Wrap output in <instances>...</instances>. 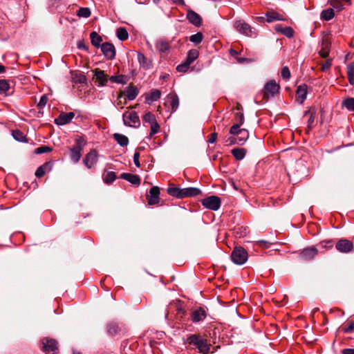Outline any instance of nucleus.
<instances>
[{
    "label": "nucleus",
    "mask_w": 354,
    "mask_h": 354,
    "mask_svg": "<svg viewBox=\"0 0 354 354\" xmlns=\"http://www.w3.org/2000/svg\"><path fill=\"white\" fill-rule=\"evenodd\" d=\"M187 342L189 344L195 346L199 353L202 354H209L211 344L201 335L196 334L191 335L187 337Z\"/></svg>",
    "instance_id": "f03ea898"
},
{
    "label": "nucleus",
    "mask_w": 354,
    "mask_h": 354,
    "mask_svg": "<svg viewBox=\"0 0 354 354\" xmlns=\"http://www.w3.org/2000/svg\"><path fill=\"white\" fill-rule=\"evenodd\" d=\"M125 95L129 100H133L138 95V90L135 86H129L125 91Z\"/></svg>",
    "instance_id": "393cba45"
},
{
    "label": "nucleus",
    "mask_w": 354,
    "mask_h": 354,
    "mask_svg": "<svg viewBox=\"0 0 354 354\" xmlns=\"http://www.w3.org/2000/svg\"><path fill=\"white\" fill-rule=\"evenodd\" d=\"M329 47H330L329 41L326 39H324L322 43V48L319 52V55L322 57L326 58L328 57V53H329Z\"/></svg>",
    "instance_id": "bb28decb"
},
{
    "label": "nucleus",
    "mask_w": 354,
    "mask_h": 354,
    "mask_svg": "<svg viewBox=\"0 0 354 354\" xmlns=\"http://www.w3.org/2000/svg\"><path fill=\"white\" fill-rule=\"evenodd\" d=\"M234 28L240 33L248 37H255L257 35L255 28L251 27L243 20H236L234 22Z\"/></svg>",
    "instance_id": "7ed1b4c3"
},
{
    "label": "nucleus",
    "mask_w": 354,
    "mask_h": 354,
    "mask_svg": "<svg viewBox=\"0 0 354 354\" xmlns=\"http://www.w3.org/2000/svg\"><path fill=\"white\" fill-rule=\"evenodd\" d=\"M317 254V250L315 248H308L304 249L300 253V258L304 261H308L313 259Z\"/></svg>",
    "instance_id": "2eb2a0df"
},
{
    "label": "nucleus",
    "mask_w": 354,
    "mask_h": 354,
    "mask_svg": "<svg viewBox=\"0 0 354 354\" xmlns=\"http://www.w3.org/2000/svg\"><path fill=\"white\" fill-rule=\"evenodd\" d=\"M190 64V63L185 60L183 63L179 64L176 67V70L178 72L185 73L189 69Z\"/></svg>",
    "instance_id": "a18cd8bd"
},
{
    "label": "nucleus",
    "mask_w": 354,
    "mask_h": 354,
    "mask_svg": "<svg viewBox=\"0 0 354 354\" xmlns=\"http://www.w3.org/2000/svg\"><path fill=\"white\" fill-rule=\"evenodd\" d=\"M74 116L75 114L73 112L62 113L57 118L55 119V122L58 125H64L69 123Z\"/></svg>",
    "instance_id": "4468645a"
},
{
    "label": "nucleus",
    "mask_w": 354,
    "mask_h": 354,
    "mask_svg": "<svg viewBox=\"0 0 354 354\" xmlns=\"http://www.w3.org/2000/svg\"><path fill=\"white\" fill-rule=\"evenodd\" d=\"M160 95L161 92L158 89H154L151 91L148 100H149L151 102H154L158 100L160 97Z\"/></svg>",
    "instance_id": "37998d69"
},
{
    "label": "nucleus",
    "mask_w": 354,
    "mask_h": 354,
    "mask_svg": "<svg viewBox=\"0 0 354 354\" xmlns=\"http://www.w3.org/2000/svg\"><path fill=\"white\" fill-rule=\"evenodd\" d=\"M283 20V17L275 12H268L266 13V21L268 23L273 22L274 21H282Z\"/></svg>",
    "instance_id": "a878e982"
},
{
    "label": "nucleus",
    "mask_w": 354,
    "mask_h": 354,
    "mask_svg": "<svg viewBox=\"0 0 354 354\" xmlns=\"http://www.w3.org/2000/svg\"><path fill=\"white\" fill-rule=\"evenodd\" d=\"M102 178L106 184H111L115 180L116 175L113 171H108L102 175Z\"/></svg>",
    "instance_id": "72a5a7b5"
},
{
    "label": "nucleus",
    "mask_w": 354,
    "mask_h": 354,
    "mask_svg": "<svg viewBox=\"0 0 354 354\" xmlns=\"http://www.w3.org/2000/svg\"><path fill=\"white\" fill-rule=\"evenodd\" d=\"M342 353V354H354V348H345Z\"/></svg>",
    "instance_id": "774afa93"
},
{
    "label": "nucleus",
    "mask_w": 354,
    "mask_h": 354,
    "mask_svg": "<svg viewBox=\"0 0 354 354\" xmlns=\"http://www.w3.org/2000/svg\"><path fill=\"white\" fill-rule=\"evenodd\" d=\"M12 135L15 140L19 141V142H24L26 141V137L24 134L18 129L13 130L12 132Z\"/></svg>",
    "instance_id": "4c0bfd02"
},
{
    "label": "nucleus",
    "mask_w": 354,
    "mask_h": 354,
    "mask_svg": "<svg viewBox=\"0 0 354 354\" xmlns=\"http://www.w3.org/2000/svg\"><path fill=\"white\" fill-rule=\"evenodd\" d=\"M143 120L150 124L156 122L155 115L151 112H147L143 116Z\"/></svg>",
    "instance_id": "a19ab883"
},
{
    "label": "nucleus",
    "mask_w": 354,
    "mask_h": 354,
    "mask_svg": "<svg viewBox=\"0 0 354 354\" xmlns=\"http://www.w3.org/2000/svg\"><path fill=\"white\" fill-rule=\"evenodd\" d=\"M139 158H140V153L138 152H136L133 155V162L137 167H140V166Z\"/></svg>",
    "instance_id": "052dcab7"
},
{
    "label": "nucleus",
    "mask_w": 354,
    "mask_h": 354,
    "mask_svg": "<svg viewBox=\"0 0 354 354\" xmlns=\"http://www.w3.org/2000/svg\"><path fill=\"white\" fill-rule=\"evenodd\" d=\"M236 118H237V120L239 121L238 124H240V126H241L243 123V121H244L243 114L242 113H238L236 114Z\"/></svg>",
    "instance_id": "e2e57ef3"
},
{
    "label": "nucleus",
    "mask_w": 354,
    "mask_h": 354,
    "mask_svg": "<svg viewBox=\"0 0 354 354\" xmlns=\"http://www.w3.org/2000/svg\"><path fill=\"white\" fill-rule=\"evenodd\" d=\"M91 44L95 47H100V43L102 41L101 36H100L96 32H92L90 34Z\"/></svg>",
    "instance_id": "473e14b6"
},
{
    "label": "nucleus",
    "mask_w": 354,
    "mask_h": 354,
    "mask_svg": "<svg viewBox=\"0 0 354 354\" xmlns=\"http://www.w3.org/2000/svg\"><path fill=\"white\" fill-rule=\"evenodd\" d=\"M138 59L139 62L143 65L146 68H149V64L147 63V59L143 54H138Z\"/></svg>",
    "instance_id": "de8ad7c7"
},
{
    "label": "nucleus",
    "mask_w": 354,
    "mask_h": 354,
    "mask_svg": "<svg viewBox=\"0 0 354 354\" xmlns=\"http://www.w3.org/2000/svg\"><path fill=\"white\" fill-rule=\"evenodd\" d=\"M101 50L106 59L111 60L115 58V49L112 44L109 42L102 44Z\"/></svg>",
    "instance_id": "1a4fd4ad"
},
{
    "label": "nucleus",
    "mask_w": 354,
    "mask_h": 354,
    "mask_svg": "<svg viewBox=\"0 0 354 354\" xmlns=\"http://www.w3.org/2000/svg\"><path fill=\"white\" fill-rule=\"evenodd\" d=\"M279 85L274 80H270L266 84L262 91L263 98L267 101L270 97H274L279 93Z\"/></svg>",
    "instance_id": "39448f33"
},
{
    "label": "nucleus",
    "mask_w": 354,
    "mask_h": 354,
    "mask_svg": "<svg viewBox=\"0 0 354 354\" xmlns=\"http://www.w3.org/2000/svg\"><path fill=\"white\" fill-rule=\"evenodd\" d=\"M9 88L8 82L6 80H0V94L6 93Z\"/></svg>",
    "instance_id": "c03bdc74"
},
{
    "label": "nucleus",
    "mask_w": 354,
    "mask_h": 354,
    "mask_svg": "<svg viewBox=\"0 0 354 354\" xmlns=\"http://www.w3.org/2000/svg\"><path fill=\"white\" fill-rule=\"evenodd\" d=\"M203 38V34L201 32H197L196 34L192 35L189 37V40H190V41H192L196 44H198L202 41Z\"/></svg>",
    "instance_id": "ea45409f"
},
{
    "label": "nucleus",
    "mask_w": 354,
    "mask_h": 354,
    "mask_svg": "<svg viewBox=\"0 0 354 354\" xmlns=\"http://www.w3.org/2000/svg\"><path fill=\"white\" fill-rule=\"evenodd\" d=\"M335 248L340 252L347 253L353 249V245L349 240L342 239L337 241Z\"/></svg>",
    "instance_id": "9d476101"
},
{
    "label": "nucleus",
    "mask_w": 354,
    "mask_h": 354,
    "mask_svg": "<svg viewBox=\"0 0 354 354\" xmlns=\"http://www.w3.org/2000/svg\"><path fill=\"white\" fill-rule=\"evenodd\" d=\"M347 74L349 83L354 84V62L351 63L347 66Z\"/></svg>",
    "instance_id": "c9c22d12"
},
{
    "label": "nucleus",
    "mask_w": 354,
    "mask_h": 354,
    "mask_svg": "<svg viewBox=\"0 0 354 354\" xmlns=\"http://www.w3.org/2000/svg\"><path fill=\"white\" fill-rule=\"evenodd\" d=\"M77 15L80 17L87 18L91 15V11L88 8H81L77 10Z\"/></svg>",
    "instance_id": "79ce46f5"
},
{
    "label": "nucleus",
    "mask_w": 354,
    "mask_h": 354,
    "mask_svg": "<svg viewBox=\"0 0 354 354\" xmlns=\"http://www.w3.org/2000/svg\"><path fill=\"white\" fill-rule=\"evenodd\" d=\"M283 35L286 36L288 38L293 37L294 31L293 29L290 27H284L283 29Z\"/></svg>",
    "instance_id": "8fccbe9b"
},
{
    "label": "nucleus",
    "mask_w": 354,
    "mask_h": 354,
    "mask_svg": "<svg viewBox=\"0 0 354 354\" xmlns=\"http://www.w3.org/2000/svg\"><path fill=\"white\" fill-rule=\"evenodd\" d=\"M257 244L259 245V246H261L263 244H264L266 248H269L270 245H271V243L264 240H259L257 241Z\"/></svg>",
    "instance_id": "0e129e2a"
},
{
    "label": "nucleus",
    "mask_w": 354,
    "mask_h": 354,
    "mask_svg": "<svg viewBox=\"0 0 354 354\" xmlns=\"http://www.w3.org/2000/svg\"><path fill=\"white\" fill-rule=\"evenodd\" d=\"M35 176L37 178H41L44 176V165L39 166L35 171Z\"/></svg>",
    "instance_id": "5fc2aeb1"
},
{
    "label": "nucleus",
    "mask_w": 354,
    "mask_h": 354,
    "mask_svg": "<svg viewBox=\"0 0 354 354\" xmlns=\"http://www.w3.org/2000/svg\"><path fill=\"white\" fill-rule=\"evenodd\" d=\"M120 178L124 179L131 183L133 185L138 186L140 183V178L138 175L129 174V173H122L120 175Z\"/></svg>",
    "instance_id": "f3484780"
},
{
    "label": "nucleus",
    "mask_w": 354,
    "mask_h": 354,
    "mask_svg": "<svg viewBox=\"0 0 354 354\" xmlns=\"http://www.w3.org/2000/svg\"><path fill=\"white\" fill-rule=\"evenodd\" d=\"M354 330V322H350L347 326L343 328V331L346 333H351Z\"/></svg>",
    "instance_id": "4d7b16f0"
},
{
    "label": "nucleus",
    "mask_w": 354,
    "mask_h": 354,
    "mask_svg": "<svg viewBox=\"0 0 354 354\" xmlns=\"http://www.w3.org/2000/svg\"><path fill=\"white\" fill-rule=\"evenodd\" d=\"M281 76L285 80H289L290 77V72L287 66H284L281 70Z\"/></svg>",
    "instance_id": "3c124183"
},
{
    "label": "nucleus",
    "mask_w": 354,
    "mask_h": 354,
    "mask_svg": "<svg viewBox=\"0 0 354 354\" xmlns=\"http://www.w3.org/2000/svg\"><path fill=\"white\" fill-rule=\"evenodd\" d=\"M34 153L35 154H41L44 153V146H41L35 149Z\"/></svg>",
    "instance_id": "338daca9"
},
{
    "label": "nucleus",
    "mask_w": 354,
    "mask_h": 354,
    "mask_svg": "<svg viewBox=\"0 0 354 354\" xmlns=\"http://www.w3.org/2000/svg\"><path fill=\"white\" fill-rule=\"evenodd\" d=\"M230 55L234 57H236V59H237V61L239 62V63H243L244 61H245V59L243 58H239L237 57L238 55V52L234 49H230Z\"/></svg>",
    "instance_id": "13d9d810"
},
{
    "label": "nucleus",
    "mask_w": 354,
    "mask_h": 354,
    "mask_svg": "<svg viewBox=\"0 0 354 354\" xmlns=\"http://www.w3.org/2000/svg\"><path fill=\"white\" fill-rule=\"evenodd\" d=\"M72 81L75 84H85L86 82V76L80 72L71 73Z\"/></svg>",
    "instance_id": "5701e85b"
},
{
    "label": "nucleus",
    "mask_w": 354,
    "mask_h": 354,
    "mask_svg": "<svg viewBox=\"0 0 354 354\" xmlns=\"http://www.w3.org/2000/svg\"><path fill=\"white\" fill-rule=\"evenodd\" d=\"M106 328L107 333L112 336L117 335L120 331V328L115 323L108 324Z\"/></svg>",
    "instance_id": "f704fd0d"
},
{
    "label": "nucleus",
    "mask_w": 354,
    "mask_h": 354,
    "mask_svg": "<svg viewBox=\"0 0 354 354\" xmlns=\"http://www.w3.org/2000/svg\"><path fill=\"white\" fill-rule=\"evenodd\" d=\"M160 189L154 186L150 189L149 195L147 196V200L149 205H156L159 203Z\"/></svg>",
    "instance_id": "ddd939ff"
},
{
    "label": "nucleus",
    "mask_w": 354,
    "mask_h": 354,
    "mask_svg": "<svg viewBox=\"0 0 354 354\" xmlns=\"http://www.w3.org/2000/svg\"><path fill=\"white\" fill-rule=\"evenodd\" d=\"M343 106H345L348 111H354V98L349 97L343 102Z\"/></svg>",
    "instance_id": "58836bf2"
},
{
    "label": "nucleus",
    "mask_w": 354,
    "mask_h": 354,
    "mask_svg": "<svg viewBox=\"0 0 354 354\" xmlns=\"http://www.w3.org/2000/svg\"><path fill=\"white\" fill-rule=\"evenodd\" d=\"M199 55V52L196 49H192L188 51L187 56L186 58V61H187L189 63L192 64L198 57Z\"/></svg>",
    "instance_id": "2f4dec72"
},
{
    "label": "nucleus",
    "mask_w": 354,
    "mask_h": 354,
    "mask_svg": "<svg viewBox=\"0 0 354 354\" xmlns=\"http://www.w3.org/2000/svg\"><path fill=\"white\" fill-rule=\"evenodd\" d=\"M97 160V153L95 150H91L89 153H88L86 157L84 159V164L85 166L91 169L93 165H95Z\"/></svg>",
    "instance_id": "f8f14e48"
},
{
    "label": "nucleus",
    "mask_w": 354,
    "mask_h": 354,
    "mask_svg": "<svg viewBox=\"0 0 354 354\" xmlns=\"http://www.w3.org/2000/svg\"><path fill=\"white\" fill-rule=\"evenodd\" d=\"M123 80H124V76H122V75H118V76L113 75V76L110 77V78H109V80L111 82H114V83H122Z\"/></svg>",
    "instance_id": "603ef678"
},
{
    "label": "nucleus",
    "mask_w": 354,
    "mask_h": 354,
    "mask_svg": "<svg viewBox=\"0 0 354 354\" xmlns=\"http://www.w3.org/2000/svg\"><path fill=\"white\" fill-rule=\"evenodd\" d=\"M206 311L203 308H198L194 309L190 314V319L194 323L203 322L206 318Z\"/></svg>",
    "instance_id": "6e6552de"
},
{
    "label": "nucleus",
    "mask_w": 354,
    "mask_h": 354,
    "mask_svg": "<svg viewBox=\"0 0 354 354\" xmlns=\"http://www.w3.org/2000/svg\"><path fill=\"white\" fill-rule=\"evenodd\" d=\"M82 148L80 146H76L71 149V158L74 162H77L81 158Z\"/></svg>",
    "instance_id": "b1692460"
},
{
    "label": "nucleus",
    "mask_w": 354,
    "mask_h": 354,
    "mask_svg": "<svg viewBox=\"0 0 354 354\" xmlns=\"http://www.w3.org/2000/svg\"><path fill=\"white\" fill-rule=\"evenodd\" d=\"M307 86L306 84L299 85L297 88V101L303 103L306 98Z\"/></svg>",
    "instance_id": "aec40b11"
},
{
    "label": "nucleus",
    "mask_w": 354,
    "mask_h": 354,
    "mask_svg": "<svg viewBox=\"0 0 354 354\" xmlns=\"http://www.w3.org/2000/svg\"><path fill=\"white\" fill-rule=\"evenodd\" d=\"M122 119L124 124L131 127H138L140 124L138 113L135 111H125L123 113Z\"/></svg>",
    "instance_id": "423d86ee"
},
{
    "label": "nucleus",
    "mask_w": 354,
    "mask_h": 354,
    "mask_svg": "<svg viewBox=\"0 0 354 354\" xmlns=\"http://www.w3.org/2000/svg\"><path fill=\"white\" fill-rule=\"evenodd\" d=\"M167 102L169 103L171 112L176 111L179 106V100L176 95L169 94Z\"/></svg>",
    "instance_id": "412c9836"
},
{
    "label": "nucleus",
    "mask_w": 354,
    "mask_h": 354,
    "mask_svg": "<svg viewBox=\"0 0 354 354\" xmlns=\"http://www.w3.org/2000/svg\"><path fill=\"white\" fill-rule=\"evenodd\" d=\"M167 193L174 197L178 198H184L198 195L201 190L196 187L179 188L176 187H169L167 189Z\"/></svg>",
    "instance_id": "f257e3e1"
},
{
    "label": "nucleus",
    "mask_w": 354,
    "mask_h": 354,
    "mask_svg": "<svg viewBox=\"0 0 354 354\" xmlns=\"http://www.w3.org/2000/svg\"><path fill=\"white\" fill-rule=\"evenodd\" d=\"M332 63H331V60L330 59H327L324 64H322V70L323 71H326L327 69H328L330 66H331Z\"/></svg>",
    "instance_id": "680f3d73"
},
{
    "label": "nucleus",
    "mask_w": 354,
    "mask_h": 354,
    "mask_svg": "<svg viewBox=\"0 0 354 354\" xmlns=\"http://www.w3.org/2000/svg\"><path fill=\"white\" fill-rule=\"evenodd\" d=\"M202 204L205 207L215 211L219 209L221 200L218 196H211L204 198L202 201Z\"/></svg>",
    "instance_id": "0eeeda50"
},
{
    "label": "nucleus",
    "mask_w": 354,
    "mask_h": 354,
    "mask_svg": "<svg viewBox=\"0 0 354 354\" xmlns=\"http://www.w3.org/2000/svg\"><path fill=\"white\" fill-rule=\"evenodd\" d=\"M95 82L98 84V86H102L106 85L108 82L107 75L104 73V71L100 69H95Z\"/></svg>",
    "instance_id": "dca6fc26"
},
{
    "label": "nucleus",
    "mask_w": 354,
    "mask_h": 354,
    "mask_svg": "<svg viewBox=\"0 0 354 354\" xmlns=\"http://www.w3.org/2000/svg\"><path fill=\"white\" fill-rule=\"evenodd\" d=\"M113 137L117 142L122 147H125L129 144V139L126 136L120 133H115Z\"/></svg>",
    "instance_id": "c85d7f7f"
},
{
    "label": "nucleus",
    "mask_w": 354,
    "mask_h": 354,
    "mask_svg": "<svg viewBox=\"0 0 354 354\" xmlns=\"http://www.w3.org/2000/svg\"><path fill=\"white\" fill-rule=\"evenodd\" d=\"M187 17L190 23L196 26H199L201 24V17L198 14L193 10H189L187 14Z\"/></svg>",
    "instance_id": "a211bd4d"
},
{
    "label": "nucleus",
    "mask_w": 354,
    "mask_h": 354,
    "mask_svg": "<svg viewBox=\"0 0 354 354\" xmlns=\"http://www.w3.org/2000/svg\"><path fill=\"white\" fill-rule=\"evenodd\" d=\"M216 139H217V133H212L210 134V137H209V138L208 140V142L209 143H214V142H216Z\"/></svg>",
    "instance_id": "69168bd1"
},
{
    "label": "nucleus",
    "mask_w": 354,
    "mask_h": 354,
    "mask_svg": "<svg viewBox=\"0 0 354 354\" xmlns=\"http://www.w3.org/2000/svg\"><path fill=\"white\" fill-rule=\"evenodd\" d=\"M44 106V94L40 97L39 102L37 104V108L39 109V113L43 114V112H41V110L43 109Z\"/></svg>",
    "instance_id": "bf43d9fd"
},
{
    "label": "nucleus",
    "mask_w": 354,
    "mask_h": 354,
    "mask_svg": "<svg viewBox=\"0 0 354 354\" xmlns=\"http://www.w3.org/2000/svg\"><path fill=\"white\" fill-rule=\"evenodd\" d=\"M334 16H335V13H334L333 8H328V9L324 10L321 12V15H320L321 19L326 20V21H329V20L332 19L334 17Z\"/></svg>",
    "instance_id": "c756f323"
},
{
    "label": "nucleus",
    "mask_w": 354,
    "mask_h": 354,
    "mask_svg": "<svg viewBox=\"0 0 354 354\" xmlns=\"http://www.w3.org/2000/svg\"><path fill=\"white\" fill-rule=\"evenodd\" d=\"M248 252L242 247H235L231 254L232 261L237 265H243L248 260Z\"/></svg>",
    "instance_id": "20e7f679"
},
{
    "label": "nucleus",
    "mask_w": 354,
    "mask_h": 354,
    "mask_svg": "<svg viewBox=\"0 0 354 354\" xmlns=\"http://www.w3.org/2000/svg\"><path fill=\"white\" fill-rule=\"evenodd\" d=\"M239 129H241L240 124H234L230 129V133L236 136V135H238Z\"/></svg>",
    "instance_id": "6e6d98bb"
},
{
    "label": "nucleus",
    "mask_w": 354,
    "mask_h": 354,
    "mask_svg": "<svg viewBox=\"0 0 354 354\" xmlns=\"http://www.w3.org/2000/svg\"><path fill=\"white\" fill-rule=\"evenodd\" d=\"M307 114H310V117L308 120V127L309 129H310L314 123V121H315V113L308 111L305 112V115H307Z\"/></svg>",
    "instance_id": "49530a36"
},
{
    "label": "nucleus",
    "mask_w": 354,
    "mask_h": 354,
    "mask_svg": "<svg viewBox=\"0 0 354 354\" xmlns=\"http://www.w3.org/2000/svg\"><path fill=\"white\" fill-rule=\"evenodd\" d=\"M118 38L121 41H124L128 39L129 34L124 28H119L116 31Z\"/></svg>",
    "instance_id": "e433bc0d"
},
{
    "label": "nucleus",
    "mask_w": 354,
    "mask_h": 354,
    "mask_svg": "<svg viewBox=\"0 0 354 354\" xmlns=\"http://www.w3.org/2000/svg\"><path fill=\"white\" fill-rule=\"evenodd\" d=\"M232 153L237 160H241L244 158L246 150L243 148H236L232 150Z\"/></svg>",
    "instance_id": "cd10ccee"
},
{
    "label": "nucleus",
    "mask_w": 354,
    "mask_h": 354,
    "mask_svg": "<svg viewBox=\"0 0 354 354\" xmlns=\"http://www.w3.org/2000/svg\"><path fill=\"white\" fill-rule=\"evenodd\" d=\"M330 5L337 10L344 9V4L351 5V0H328Z\"/></svg>",
    "instance_id": "6ab92c4d"
},
{
    "label": "nucleus",
    "mask_w": 354,
    "mask_h": 354,
    "mask_svg": "<svg viewBox=\"0 0 354 354\" xmlns=\"http://www.w3.org/2000/svg\"><path fill=\"white\" fill-rule=\"evenodd\" d=\"M58 351L57 342L55 339L46 337V354H56Z\"/></svg>",
    "instance_id": "9b49d317"
},
{
    "label": "nucleus",
    "mask_w": 354,
    "mask_h": 354,
    "mask_svg": "<svg viewBox=\"0 0 354 354\" xmlns=\"http://www.w3.org/2000/svg\"><path fill=\"white\" fill-rule=\"evenodd\" d=\"M159 129H160V126L157 122H156L153 124H151V131L149 133V136L152 137L154 134H156V133L158 132Z\"/></svg>",
    "instance_id": "09e8293b"
},
{
    "label": "nucleus",
    "mask_w": 354,
    "mask_h": 354,
    "mask_svg": "<svg viewBox=\"0 0 354 354\" xmlns=\"http://www.w3.org/2000/svg\"><path fill=\"white\" fill-rule=\"evenodd\" d=\"M156 47L160 52L165 53L169 49L170 45L167 41L160 39L157 41Z\"/></svg>",
    "instance_id": "7c9ffc66"
},
{
    "label": "nucleus",
    "mask_w": 354,
    "mask_h": 354,
    "mask_svg": "<svg viewBox=\"0 0 354 354\" xmlns=\"http://www.w3.org/2000/svg\"><path fill=\"white\" fill-rule=\"evenodd\" d=\"M237 140V145H242L249 137L248 131L245 129H239L238 135L235 136Z\"/></svg>",
    "instance_id": "4be33fe9"
},
{
    "label": "nucleus",
    "mask_w": 354,
    "mask_h": 354,
    "mask_svg": "<svg viewBox=\"0 0 354 354\" xmlns=\"http://www.w3.org/2000/svg\"><path fill=\"white\" fill-rule=\"evenodd\" d=\"M224 142L227 145L237 144V140L235 136H230L226 138Z\"/></svg>",
    "instance_id": "864d4df0"
}]
</instances>
